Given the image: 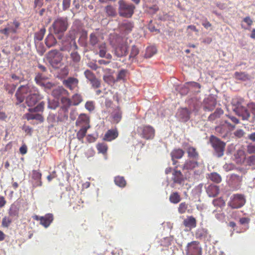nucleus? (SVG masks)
<instances>
[{
    "instance_id": "1",
    "label": "nucleus",
    "mask_w": 255,
    "mask_h": 255,
    "mask_svg": "<svg viewBox=\"0 0 255 255\" xmlns=\"http://www.w3.org/2000/svg\"><path fill=\"white\" fill-rule=\"evenodd\" d=\"M68 27V19L67 17H58L53 21L51 29L52 31L58 35V38L61 39L64 32Z\"/></svg>"
},
{
    "instance_id": "2",
    "label": "nucleus",
    "mask_w": 255,
    "mask_h": 255,
    "mask_svg": "<svg viewBox=\"0 0 255 255\" xmlns=\"http://www.w3.org/2000/svg\"><path fill=\"white\" fill-rule=\"evenodd\" d=\"M118 4V12L120 16L125 18H130L132 16L135 8L133 4L124 0H119Z\"/></svg>"
},
{
    "instance_id": "3",
    "label": "nucleus",
    "mask_w": 255,
    "mask_h": 255,
    "mask_svg": "<svg viewBox=\"0 0 255 255\" xmlns=\"http://www.w3.org/2000/svg\"><path fill=\"white\" fill-rule=\"evenodd\" d=\"M244 100L243 98H236L233 100V104L235 106L234 111L239 116L242 118L243 120H249L251 117L250 113L247 108L242 104Z\"/></svg>"
},
{
    "instance_id": "4",
    "label": "nucleus",
    "mask_w": 255,
    "mask_h": 255,
    "mask_svg": "<svg viewBox=\"0 0 255 255\" xmlns=\"http://www.w3.org/2000/svg\"><path fill=\"white\" fill-rule=\"evenodd\" d=\"M37 91V88L30 85L20 86L16 91L15 97L16 104L23 102L25 99V95L28 93L31 94L33 92Z\"/></svg>"
},
{
    "instance_id": "5",
    "label": "nucleus",
    "mask_w": 255,
    "mask_h": 255,
    "mask_svg": "<svg viewBox=\"0 0 255 255\" xmlns=\"http://www.w3.org/2000/svg\"><path fill=\"white\" fill-rule=\"evenodd\" d=\"M46 58L51 66L55 68H59L62 65L63 56L57 50L49 51L46 55Z\"/></svg>"
},
{
    "instance_id": "6",
    "label": "nucleus",
    "mask_w": 255,
    "mask_h": 255,
    "mask_svg": "<svg viewBox=\"0 0 255 255\" xmlns=\"http://www.w3.org/2000/svg\"><path fill=\"white\" fill-rule=\"evenodd\" d=\"M210 141L213 147L216 155L219 157H222L224 153L226 143L214 135H211Z\"/></svg>"
},
{
    "instance_id": "7",
    "label": "nucleus",
    "mask_w": 255,
    "mask_h": 255,
    "mask_svg": "<svg viewBox=\"0 0 255 255\" xmlns=\"http://www.w3.org/2000/svg\"><path fill=\"white\" fill-rule=\"evenodd\" d=\"M117 41V44L113 46L114 48L115 55L118 57L126 56L128 49L127 42L120 38H118Z\"/></svg>"
},
{
    "instance_id": "8",
    "label": "nucleus",
    "mask_w": 255,
    "mask_h": 255,
    "mask_svg": "<svg viewBox=\"0 0 255 255\" xmlns=\"http://www.w3.org/2000/svg\"><path fill=\"white\" fill-rule=\"evenodd\" d=\"M246 203V200L241 194H235L231 197L228 205L232 209H238L243 206Z\"/></svg>"
},
{
    "instance_id": "9",
    "label": "nucleus",
    "mask_w": 255,
    "mask_h": 255,
    "mask_svg": "<svg viewBox=\"0 0 255 255\" xmlns=\"http://www.w3.org/2000/svg\"><path fill=\"white\" fill-rule=\"evenodd\" d=\"M187 255H202V248L199 246V242L192 241L189 243L186 247Z\"/></svg>"
},
{
    "instance_id": "10",
    "label": "nucleus",
    "mask_w": 255,
    "mask_h": 255,
    "mask_svg": "<svg viewBox=\"0 0 255 255\" xmlns=\"http://www.w3.org/2000/svg\"><path fill=\"white\" fill-rule=\"evenodd\" d=\"M33 218L36 221H40V224L45 228H48L54 220L53 215L51 213L46 214L44 216L35 215Z\"/></svg>"
},
{
    "instance_id": "11",
    "label": "nucleus",
    "mask_w": 255,
    "mask_h": 255,
    "mask_svg": "<svg viewBox=\"0 0 255 255\" xmlns=\"http://www.w3.org/2000/svg\"><path fill=\"white\" fill-rule=\"evenodd\" d=\"M42 99L43 96L37 88V91L32 92L26 97L25 102L28 107H32Z\"/></svg>"
},
{
    "instance_id": "12",
    "label": "nucleus",
    "mask_w": 255,
    "mask_h": 255,
    "mask_svg": "<svg viewBox=\"0 0 255 255\" xmlns=\"http://www.w3.org/2000/svg\"><path fill=\"white\" fill-rule=\"evenodd\" d=\"M216 105V98L213 95H209L204 100L203 109L205 111H212L215 109Z\"/></svg>"
},
{
    "instance_id": "13",
    "label": "nucleus",
    "mask_w": 255,
    "mask_h": 255,
    "mask_svg": "<svg viewBox=\"0 0 255 255\" xmlns=\"http://www.w3.org/2000/svg\"><path fill=\"white\" fill-rule=\"evenodd\" d=\"M138 129L142 131V137L146 139H152L155 135V130L151 126H144L138 128Z\"/></svg>"
},
{
    "instance_id": "14",
    "label": "nucleus",
    "mask_w": 255,
    "mask_h": 255,
    "mask_svg": "<svg viewBox=\"0 0 255 255\" xmlns=\"http://www.w3.org/2000/svg\"><path fill=\"white\" fill-rule=\"evenodd\" d=\"M90 118L85 114H81L76 120L75 125L77 127H86L90 125Z\"/></svg>"
},
{
    "instance_id": "15",
    "label": "nucleus",
    "mask_w": 255,
    "mask_h": 255,
    "mask_svg": "<svg viewBox=\"0 0 255 255\" xmlns=\"http://www.w3.org/2000/svg\"><path fill=\"white\" fill-rule=\"evenodd\" d=\"M191 112L187 108L178 109L177 115L179 120L183 122H186L190 118Z\"/></svg>"
},
{
    "instance_id": "16",
    "label": "nucleus",
    "mask_w": 255,
    "mask_h": 255,
    "mask_svg": "<svg viewBox=\"0 0 255 255\" xmlns=\"http://www.w3.org/2000/svg\"><path fill=\"white\" fill-rule=\"evenodd\" d=\"M79 80L74 77H68L67 79L63 81V84L70 90L76 88L78 85Z\"/></svg>"
},
{
    "instance_id": "17",
    "label": "nucleus",
    "mask_w": 255,
    "mask_h": 255,
    "mask_svg": "<svg viewBox=\"0 0 255 255\" xmlns=\"http://www.w3.org/2000/svg\"><path fill=\"white\" fill-rule=\"evenodd\" d=\"M133 26V22L125 20L120 24V28L124 33L128 34L132 31Z\"/></svg>"
},
{
    "instance_id": "18",
    "label": "nucleus",
    "mask_w": 255,
    "mask_h": 255,
    "mask_svg": "<svg viewBox=\"0 0 255 255\" xmlns=\"http://www.w3.org/2000/svg\"><path fill=\"white\" fill-rule=\"evenodd\" d=\"M41 173L37 170H33L32 171V179L34 180L33 186L34 187L41 186L42 182L41 181Z\"/></svg>"
},
{
    "instance_id": "19",
    "label": "nucleus",
    "mask_w": 255,
    "mask_h": 255,
    "mask_svg": "<svg viewBox=\"0 0 255 255\" xmlns=\"http://www.w3.org/2000/svg\"><path fill=\"white\" fill-rule=\"evenodd\" d=\"M119 135L118 131L117 128L109 129L105 133L104 140L108 141H111L116 139Z\"/></svg>"
},
{
    "instance_id": "20",
    "label": "nucleus",
    "mask_w": 255,
    "mask_h": 255,
    "mask_svg": "<svg viewBox=\"0 0 255 255\" xmlns=\"http://www.w3.org/2000/svg\"><path fill=\"white\" fill-rule=\"evenodd\" d=\"M99 55L100 57L102 58H106L107 59H111L112 56L110 53H107V46L105 42L102 43L99 45Z\"/></svg>"
},
{
    "instance_id": "21",
    "label": "nucleus",
    "mask_w": 255,
    "mask_h": 255,
    "mask_svg": "<svg viewBox=\"0 0 255 255\" xmlns=\"http://www.w3.org/2000/svg\"><path fill=\"white\" fill-rule=\"evenodd\" d=\"M122 114V111L119 107H117L114 109L112 113V117L114 123L118 124L121 121Z\"/></svg>"
},
{
    "instance_id": "22",
    "label": "nucleus",
    "mask_w": 255,
    "mask_h": 255,
    "mask_svg": "<svg viewBox=\"0 0 255 255\" xmlns=\"http://www.w3.org/2000/svg\"><path fill=\"white\" fill-rule=\"evenodd\" d=\"M183 225L190 229L194 228L196 227L197 221L196 219L191 216H188L183 222Z\"/></svg>"
},
{
    "instance_id": "23",
    "label": "nucleus",
    "mask_w": 255,
    "mask_h": 255,
    "mask_svg": "<svg viewBox=\"0 0 255 255\" xmlns=\"http://www.w3.org/2000/svg\"><path fill=\"white\" fill-rule=\"evenodd\" d=\"M170 154L173 161V164H176L177 161H175V159L181 158L184 154V151L180 148L175 149L171 151Z\"/></svg>"
},
{
    "instance_id": "24",
    "label": "nucleus",
    "mask_w": 255,
    "mask_h": 255,
    "mask_svg": "<svg viewBox=\"0 0 255 255\" xmlns=\"http://www.w3.org/2000/svg\"><path fill=\"white\" fill-rule=\"evenodd\" d=\"M199 163L196 160H187L185 162L183 166V170H193L194 168L198 167Z\"/></svg>"
},
{
    "instance_id": "25",
    "label": "nucleus",
    "mask_w": 255,
    "mask_h": 255,
    "mask_svg": "<svg viewBox=\"0 0 255 255\" xmlns=\"http://www.w3.org/2000/svg\"><path fill=\"white\" fill-rule=\"evenodd\" d=\"M45 43L48 48L54 46L56 44L57 40L53 34L49 33L46 36L45 39Z\"/></svg>"
},
{
    "instance_id": "26",
    "label": "nucleus",
    "mask_w": 255,
    "mask_h": 255,
    "mask_svg": "<svg viewBox=\"0 0 255 255\" xmlns=\"http://www.w3.org/2000/svg\"><path fill=\"white\" fill-rule=\"evenodd\" d=\"M207 192L209 197H214L219 193V187L216 185H210L207 190Z\"/></svg>"
},
{
    "instance_id": "27",
    "label": "nucleus",
    "mask_w": 255,
    "mask_h": 255,
    "mask_svg": "<svg viewBox=\"0 0 255 255\" xmlns=\"http://www.w3.org/2000/svg\"><path fill=\"white\" fill-rule=\"evenodd\" d=\"M208 235V230L203 228L198 229L195 232L196 238L199 240H205Z\"/></svg>"
},
{
    "instance_id": "28",
    "label": "nucleus",
    "mask_w": 255,
    "mask_h": 255,
    "mask_svg": "<svg viewBox=\"0 0 255 255\" xmlns=\"http://www.w3.org/2000/svg\"><path fill=\"white\" fill-rule=\"evenodd\" d=\"M187 152L188 154V156L190 158H192V159L196 160L198 159L199 154L196 151L195 148L192 146H189L187 149Z\"/></svg>"
},
{
    "instance_id": "29",
    "label": "nucleus",
    "mask_w": 255,
    "mask_h": 255,
    "mask_svg": "<svg viewBox=\"0 0 255 255\" xmlns=\"http://www.w3.org/2000/svg\"><path fill=\"white\" fill-rule=\"evenodd\" d=\"M91 128L90 126L86 127H82L77 132L76 137L77 139L83 142V138L86 136L87 130Z\"/></svg>"
},
{
    "instance_id": "30",
    "label": "nucleus",
    "mask_w": 255,
    "mask_h": 255,
    "mask_svg": "<svg viewBox=\"0 0 255 255\" xmlns=\"http://www.w3.org/2000/svg\"><path fill=\"white\" fill-rule=\"evenodd\" d=\"M215 131L219 136L224 138L227 136L228 132L226 127L224 125L216 127Z\"/></svg>"
},
{
    "instance_id": "31",
    "label": "nucleus",
    "mask_w": 255,
    "mask_h": 255,
    "mask_svg": "<svg viewBox=\"0 0 255 255\" xmlns=\"http://www.w3.org/2000/svg\"><path fill=\"white\" fill-rule=\"evenodd\" d=\"M224 113V111L221 108H217L214 113L211 114L208 119V121L213 122L216 120L217 119L219 118L221 115H222Z\"/></svg>"
},
{
    "instance_id": "32",
    "label": "nucleus",
    "mask_w": 255,
    "mask_h": 255,
    "mask_svg": "<svg viewBox=\"0 0 255 255\" xmlns=\"http://www.w3.org/2000/svg\"><path fill=\"white\" fill-rule=\"evenodd\" d=\"M173 180L174 182L181 184L183 181V175L180 171L174 170L173 173Z\"/></svg>"
},
{
    "instance_id": "33",
    "label": "nucleus",
    "mask_w": 255,
    "mask_h": 255,
    "mask_svg": "<svg viewBox=\"0 0 255 255\" xmlns=\"http://www.w3.org/2000/svg\"><path fill=\"white\" fill-rule=\"evenodd\" d=\"M169 199L171 203L176 204L180 202L181 198L178 192H174L170 194Z\"/></svg>"
},
{
    "instance_id": "34",
    "label": "nucleus",
    "mask_w": 255,
    "mask_h": 255,
    "mask_svg": "<svg viewBox=\"0 0 255 255\" xmlns=\"http://www.w3.org/2000/svg\"><path fill=\"white\" fill-rule=\"evenodd\" d=\"M114 182L117 186L121 188L125 187L127 184L125 178L121 176H117L115 177L114 179Z\"/></svg>"
},
{
    "instance_id": "35",
    "label": "nucleus",
    "mask_w": 255,
    "mask_h": 255,
    "mask_svg": "<svg viewBox=\"0 0 255 255\" xmlns=\"http://www.w3.org/2000/svg\"><path fill=\"white\" fill-rule=\"evenodd\" d=\"M19 214V209L15 204H12L9 210L8 215L9 217H17Z\"/></svg>"
},
{
    "instance_id": "36",
    "label": "nucleus",
    "mask_w": 255,
    "mask_h": 255,
    "mask_svg": "<svg viewBox=\"0 0 255 255\" xmlns=\"http://www.w3.org/2000/svg\"><path fill=\"white\" fill-rule=\"evenodd\" d=\"M46 32V28L45 27H42L41 28L39 31L36 32L34 34V41H41L43 39L44 35H45Z\"/></svg>"
},
{
    "instance_id": "37",
    "label": "nucleus",
    "mask_w": 255,
    "mask_h": 255,
    "mask_svg": "<svg viewBox=\"0 0 255 255\" xmlns=\"http://www.w3.org/2000/svg\"><path fill=\"white\" fill-rule=\"evenodd\" d=\"M99 42V34L95 33H92L89 36V43L94 46L98 44Z\"/></svg>"
},
{
    "instance_id": "38",
    "label": "nucleus",
    "mask_w": 255,
    "mask_h": 255,
    "mask_svg": "<svg viewBox=\"0 0 255 255\" xmlns=\"http://www.w3.org/2000/svg\"><path fill=\"white\" fill-rule=\"evenodd\" d=\"M45 103L41 102L39 103L36 107L33 108H29L28 111L30 113L33 112H43L44 109Z\"/></svg>"
},
{
    "instance_id": "39",
    "label": "nucleus",
    "mask_w": 255,
    "mask_h": 255,
    "mask_svg": "<svg viewBox=\"0 0 255 255\" xmlns=\"http://www.w3.org/2000/svg\"><path fill=\"white\" fill-rule=\"evenodd\" d=\"M45 103L41 102L39 103L36 107L33 108H29L28 111L30 113L33 112H43L44 109Z\"/></svg>"
},
{
    "instance_id": "40",
    "label": "nucleus",
    "mask_w": 255,
    "mask_h": 255,
    "mask_svg": "<svg viewBox=\"0 0 255 255\" xmlns=\"http://www.w3.org/2000/svg\"><path fill=\"white\" fill-rule=\"evenodd\" d=\"M61 102L63 105L62 108L66 111L71 105H73L71 100L66 97H62Z\"/></svg>"
},
{
    "instance_id": "41",
    "label": "nucleus",
    "mask_w": 255,
    "mask_h": 255,
    "mask_svg": "<svg viewBox=\"0 0 255 255\" xmlns=\"http://www.w3.org/2000/svg\"><path fill=\"white\" fill-rule=\"evenodd\" d=\"M234 75L235 78L238 80L246 81L250 79L249 75L245 72H236Z\"/></svg>"
},
{
    "instance_id": "42",
    "label": "nucleus",
    "mask_w": 255,
    "mask_h": 255,
    "mask_svg": "<svg viewBox=\"0 0 255 255\" xmlns=\"http://www.w3.org/2000/svg\"><path fill=\"white\" fill-rule=\"evenodd\" d=\"M71 101L73 105L77 106L82 101V97L81 95L76 94L72 96Z\"/></svg>"
},
{
    "instance_id": "43",
    "label": "nucleus",
    "mask_w": 255,
    "mask_h": 255,
    "mask_svg": "<svg viewBox=\"0 0 255 255\" xmlns=\"http://www.w3.org/2000/svg\"><path fill=\"white\" fill-rule=\"evenodd\" d=\"M209 178L212 181L217 183H219L222 181V178L221 176L216 172L211 173L209 175Z\"/></svg>"
},
{
    "instance_id": "44",
    "label": "nucleus",
    "mask_w": 255,
    "mask_h": 255,
    "mask_svg": "<svg viewBox=\"0 0 255 255\" xmlns=\"http://www.w3.org/2000/svg\"><path fill=\"white\" fill-rule=\"evenodd\" d=\"M96 147L99 153H102L103 154H105L107 153L108 150V145L106 143H98Z\"/></svg>"
},
{
    "instance_id": "45",
    "label": "nucleus",
    "mask_w": 255,
    "mask_h": 255,
    "mask_svg": "<svg viewBox=\"0 0 255 255\" xmlns=\"http://www.w3.org/2000/svg\"><path fill=\"white\" fill-rule=\"evenodd\" d=\"M213 204L215 207L222 208L225 206V201L221 197L214 199L213 200Z\"/></svg>"
},
{
    "instance_id": "46",
    "label": "nucleus",
    "mask_w": 255,
    "mask_h": 255,
    "mask_svg": "<svg viewBox=\"0 0 255 255\" xmlns=\"http://www.w3.org/2000/svg\"><path fill=\"white\" fill-rule=\"evenodd\" d=\"M45 80V77L42 75V74L40 73H38L36 74L35 78L34 81L35 83L39 86H41L43 85V83H44Z\"/></svg>"
},
{
    "instance_id": "47",
    "label": "nucleus",
    "mask_w": 255,
    "mask_h": 255,
    "mask_svg": "<svg viewBox=\"0 0 255 255\" xmlns=\"http://www.w3.org/2000/svg\"><path fill=\"white\" fill-rule=\"evenodd\" d=\"M156 53V49L153 46L148 47L146 48L145 57L146 58H150Z\"/></svg>"
},
{
    "instance_id": "48",
    "label": "nucleus",
    "mask_w": 255,
    "mask_h": 255,
    "mask_svg": "<svg viewBox=\"0 0 255 255\" xmlns=\"http://www.w3.org/2000/svg\"><path fill=\"white\" fill-rule=\"evenodd\" d=\"M105 10H106V13L109 16H115L116 15L117 13H116V9L112 5H107L105 7Z\"/></svg>"
},
{
    "instance_id": "49",
    "label": "nucleus",
    "mask_w": 255,
    "mask_h": 255,
    "mask_svg": "<svg viewBox=\"0 0 255 255\" xmlns=\"http://www.w3.org/2000/svg\"><path fill=\"white\" fill-rule=\"evenodd\" d=\"M12 222L10 217L4 216L1 222V226L4 228H8Z\"/></svg>"
},
{
    "instance_id": "50",
    "label": "nucleus",
    "mask_w": 255,
    "mask_h": 255,
    "mask_svg": "<svg viewBox=\"0 0 255 255\" xmlns=\"http://www.w3.org/2000/svg\"><path fill=\"white\" fill-rule=\"evenodd\" d=\"M187 209L188 204L185 202H182L179 205L178 211L179 213L181 214H184L186 212Z\"/></svg>"
},
{
    "instance_id": "51",
    "label": "nucleus",
    "mask_w": 255,
    "mask_h": 255,
    "mask_svg": "<svg viewBox=\"0 0 255 255\" xmlns=\"http://www.w3.org/2000/svg\"><path fill=\"white\" fill-rule=\"evenodd\" d=\"M12 23H13V24L14 27L10 26L9 27H8L9 33H16L17 29H18V28L20 26V23L18 21H17L16 20H14L13 21Z\"/></svg>"
},
{
    "instance_id": "52",
    "label": "nucleus",
    "mask_w": 255,
    "mask_h": 255,
    "mask_svg": "<svg viewBox=\"0 0 255 255\" xmlns=\"http://www.w3.org/2000/svg\"><path fill=\"white\" fill-rule=\"evenodd\" d=\"M247 107H248L247 109H248V111L249 112H250L253 115V120L255 121V103H253V102L249 103L247 105Z\"/></svg>"
},
{
    "instance_id": "53",
    "label": "nucleus",
    "mask_w": 255,
    "mask_h": 255,
    "mask_svg": "<svg viewBox=\"0 0 255 255\" xmlns=\"http://www.w3.org/2000/svg\"><path fill=\"white\" fill-rule=\"evenodd\" d=\"M92 87L94 89L99 88L101 87V81L95 77L94 79L89 81Z\"/></svg>"
},
{
    "instance_id": "54",
    "label": "nucleus",
    "mask_w": 255,
    "mask_h": 255,
    "mask_svg": "<svg viewBox=\"0 0 255 255\" xmlns=\"http://www.w3.org/2000/svg\"><path fill=\"white\" fill-rule=\"evenodd\" d=\"M139 51L138 48L135 45H133L130 51L129 58H134L138 54Z\"/></svg>"
},
{
    "instance_id": "55",
    "label": "nucleus",
    "mask_w": 255,
    "mask_h": 255,
    "mask_svg": "<svg viewBox=\"0 0 255 255\" xmlns=\"http://www.w3.org/2000/svg\"><path fill=\"white\" fill-rule=\"evenodd\" d=\"M127 72V71L126 70H121L118 74L117 81H120L122 80H124L126 76Z\"/></svg>"
},
{
    "instance_id": "56",
    "label": "nucleus",
    "mask_w": 255,
    "mask_h": 255,
    "mask_svg": "<svg viewBox=\"0 0 255 255\" xmlns=\"http://www.w3.org/2000/svg\"><path fill=\"white\" fill-rule=\"evenodd\" d=\"M84 75L89 81H91L96 77L94 73L90 70H86L84 72Z\"/></svg>"
},
{
    "instance_id": "57",
    "label": "nucleus",
    "mask_w": 255,
    "mask_h": 255,
    "mask_svg": "<svg viewBox=\"0 0 255 255\" xmlns=\"http://www.w3.org/2000/svg\"><path fill=\"white\" fill-rule=\"evenodd\" d=\"M66 92V90H65L64 89L58 88L55 89L53 91L52 95L56 98H58L60 97L61 94H62L63 92Z\"/></svg>"
},
{
    "instance_id": "58",
    "label": "nucleus",
    "mask_w": 255,
    "mask_h": 255,
    "mask_svg": "<svg viewBox=\"0 0 255 255\" xmlns=\"http://www.w3.org/2000/svg\"><path fill=\"white\" fill-rule=\"evenodd\" d=\"M85 108L90 112L95 109V103L93 101H88L85 104Z\"/></svg>"
},
{
    "instance_id": "59",
    "label": "nucleus",
    "mask_w": 255,
    "mask_h": 255,
    "mask_svg": "<svg viewBox=\"0 0 255 255\" xmlns=\"http://www.w3.org/2000/svg\"><path fill=\"white\" fill-rule=\"evenodd\" d=\"M159 10L158 7L156 5H153L152 6H150L147 8L146 11L147 13L150 14H155L158 10Z\"/></svg>"
},
{
    "instance_id": "60",
    "label": "nucleus",
    "mask_w": 255,
    "mask_h": 255,
    "mask_svg": "<svg viewBox=\"0 0 255 255\" xmlns=\"http://www.w3.org/2000/svg\"><path fill=\"white\" fill-rule=\"evenodd\" d=\"M71 58L74 62H78L81 59L80 55L77 52H72L70 54Z\"/></svg>"
},
{
    "instance_id": "61",
    "label": "nucleus",
    "mask_w": 255,
    "mask_h": 255,
    "mask_svg": "<svg viewBox=\"0 0 255 255\" xmlns=\"http://www.w3.org/2000/svg\"><path fill=\"white\" fill-rule=\"evenodd\" d=\"M71 0H62V9L64 11L67 10L70 6Z\"/></svg>"
},
{
    "instance_id": "62",
    "label": "nucleus",
    "mask_w": 255,
    "mask_h": 255,
    "mask_svg": "<svg viewBox=\"0 0 255 255\" xmlns=\"http://www.w3.org/2000/svg\"><path fill=\"white\" fill-rule=\"evenodd\" d=\"M186 85H188L189 87L197 88L200 89L201 86L200 84L195 82H189L186 83Z\"/></svg>"
},
{
    "instance_id": "63",
    "label": "nucleus",
    "mask_w": 255,
    "mask_h": 255,
    "mask_svg": "<svg viewBox=\"0 0 255 255\" xmlns=\"http://www.w3.org/2000/svg\"><path fill=\"white\" fill-rule=\"evenodd\" d=\"M54 86V84L51 82H44V83H43V85H41L40 86L44 87L45 89H51Z\"/></svg>"
},
{
    "instance_id": "64",
    "label": "nucleus",
    "mask_w": 255,
    "mask_h": 255,
    "mask_svg": "<svg viewBox=\"0 0 255 255\" xmlns=\"http://www.w3.org/2000/svg\"><path fill=\"white\" fill-rule=\"evenodd\" d=\"M247 152L250 154L255 153V145L252 143L249 144L247 146Z\"/></svg>"
}]
</instances>
